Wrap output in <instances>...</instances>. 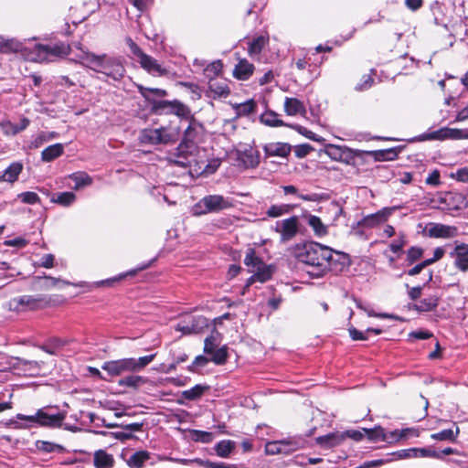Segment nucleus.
Listing matches in <instances>:
<instances>
[{"label": "nucleus", "mask_w": 468, "mask_h": 468, "mask_svg": "<svg viewBox=\"0 0 468 468\" xmlns=\"http://www.w3.org/2000/svg\"><path fill=\"white\" fill-rule=\"evenodd\" d=\"M409 431L410 429H404L402 431L395 430L392 431H385L384 441L388 443L399 441V440L406 438Z\"/></svg>", "instance_id": "51"}, {"label": "nucleus", "mask_w": 468, "mask_h": 468, "mask_svg": "<svg viewBox=\"0 0 468 468\" xmlns=\"http://www.w3.org/2000/svg\"><path fill=\"white\" fill-rule=\"evenodd\" d=\"M391 454L396 456V459L418 458L417 448L399 450Z\"/></svg>", "instance_id": "60"}, {"label": "nucleus", "mask_w": 468, "mask_h": 468, "mask_svg": "<svg viewBox=\"0 0 468 468\" xmlns=\"http://www.w3.org/2000/svg\"><path fill=\"white\" fill-rule=\"evenodd\" d=\"M420 140H437V141H444L448 140L447 127L441 128L439 130L426 133L420 136Z\"/></svg>", "instance_id": "49"}, {"label": "nucleus", "mask_w": 468, "mask_h": 468, "mask_svg": "<svg viewBox=\"0 0 468 468\" xmlns=\"http://www.w3.org/2000/svg\"><path fill=\"white\" fill-rule=\"evenodd\" d=\"M69 177L74 182L73 188L75 190L90 186L92 184V178L85 172L73 173Z\"/></svg>", "instance_id": "35"}, {"label": "nucleus", "mask_w": 468, "mask_h": 468, "mask_svg": "<svg viewBox=\"0 0 468 468\" xmlns=\"http://www.w3.org/2000/svg\"><path fill=\"white\" fill-rule=\"evenodd\" d=\"M468 207L467 196L457 192H446L445 207L447 210H462Z\"/></svg>", "instance_id": "19"}, {"label": "nucleus", "mask_w": 468, "mask_h": 468, "mask_svg": "<svg viewBox=\"0 0 468 468\" xmlns=\"http://www.w3.org/2000/svg\"><path fill=\"white\" fill-rule=\"evenodd\" d=\"M150 456L151 453L147 451H138L126 460V463L130 468H143L144 463L150 459Z\"/></svg>", "instance_id": "28"}, {"label": "nucleus", "mask_w": 468, "mask_h": 468, "mask_svg": "<svg viewBox=\"0 0 468 468\" xmlns=\"http://www.w3.org/2000/svg\"><path fill=\"white\" fill-rule=\"evenodd\" d=\"M18 197L26 204H37L40 200L37 193L30 191L19 194Z\"/></svg>", "instance_id": "62"}, {"label": "nucleus", "mask_w": 468, "mask_h": 468, "mask_svg": "<svg viewBox=\"0 0 468 468\" xmlns=\"http://www.w3.org/2000/svg\"><path fill=\"white\" fill-rule=\"evenodd\" d=\"M460 433V429L455 426V429H445L437 433L431 435V439L435 441H447L451 442L456 441L457 436Z\"/></svg>", "instance_id": "33"}, {"label": "nucleus", "mask_w": 468, "mask_h": 468, "mask_svg": "<svg viewBox=\"0 0 468 468\" xmlns=\"http://www.w3.org/2000/svg\"><path fill=\"white\" fill-rule=\"evenodd\" d=\"M284 112L289 116L303 115L306 112L303 103L296 98L286 97L284 100Z\"/></svg>", "instance_id": "25"}, {"label": "nucleus", "mask_w": 468, "mask_h": 468, "mask_svg": "<svg viewBox=\"0 0 468 468\" xmlns=\"http://www.w3.org/2000/svg\"><path fill=\"white\" fill-rule=\"evenodd\" d=\"M258 282H264L271 276V270L264 262L253 271Z\"/></svg>", "instance_id": "53"}, {"label": "nucleus", "mask_w": 468, "mask_h": 468, "mask_svg": "<svg viewBox=\"0 0 468 468\" xmlns=\"http://www.w3.org/2000/svg\"><path fill=\"white\" fill-rule=\"evenodd\" d=\"M37 448L45 452H64L66 451L62 445L46 441H37Z\"/></svg>", "instance_id": "45"}, {"label": "nucleus", "mask_w": 468, "mask_h": 468, "mask_svg": "<svg viewBox=\"0 0 468 468\" xmlns=\"http://www.w3.org/2000/svg\"><path fill=\"white\" fill-rule=\"evenodd\" d=\"M30 121L29 119L24 117L20 120V122L17 124H15L11 122L10 121H5L0 123V126L3 130V133L5 135H16L19 133L20 132L26 130L27 126L29 125Z\"/></svg>", "instance_id": "23"}, {"label": "nucleus", "mask_w": 468, "mask_h": 468, "mask_svg": "<svg viewBox=\"0 0 468 468\" xmlns=\"http://www.w3.org/2000/svg\"><path fill=\"white\" fill-rule=\"evenodd\" d=\"M80 54L74 59L76 62L115 80H120L123 76L125 70L118 58L106 54L96 55L82 48H80Z\"/></svg>", "instance_id": "2"}, {"label": "nucleus", "mask_w": 468, "mask_h": 468, "mask_svg": "<svg viewBox=\"0 0 468 468\" xmlns=\"http://www.w3.org/2000/svg\"><path fill=\"white\" fill-rule=\"evenodd\" d=\"M406 245V236L403 233H400L399 238L390 243L389 249L392 252L398 253L402 250L403 247Z\"/></svg>", "instance_id": "63"}, {"label": "nucleus", "mask_w": 468, "mask_h": 468, "mask_svg": "<svg viewBox=\"0 0 468 468\" xmlns=\"http://www.w3.org/2000/svg\"><path fill=\"white\" fill-rule=\"evenodd\" d=\"M274 230L280 234L282 242L292 239L299 230V218L296 216L279 220L275 224Z\"/></svg>", "instance_id": "13"}, {"label": "nucleus", "mask_w": 468, "mask_h": 468, "mask_svg": "<svg viewBox=\"0 0 468 468\" xmlns=\"http://www.w3.org/2000/svg\"><path fill=\"white\" fill-rule=\"evenodd\" d=\"M156 109L167 110L178 117L189 119L190 110L179 101H162L155 105Z\"/></svg>", "instance_id": "17"}, {"label": "nucleus", "mask_w": 468, "mask_h": 468, "mask_svg": "<svg viewBox=\"0 0 468 468\" xmlns=\"http://www.w3.org/2000/svg\"><path fill=\"white\" fill-rule=\"evenodd\" d=\"M23 170V165L20 162L12 163L3 174H0V183H14L17 180Z\"/></svg>", "instance_id": "26"}, {"label": "nucleus", "mask_w": 468, "mask_h": 468, "mask_svg": "<svg viewBox=\"0 0 468 468\" xmlns=\"http://www.w3.org/2000/svg\"><path fill=\"white\" fill-rule=\"evenodd\" d=\"M363 431L366 433V437L373 442L384 441L385 439V429L381 426H375L373 429H366Z\"/></svg>", "instance_id": "43"}, {"label": "nucleus", "mask_w": 468, "mask_h": 468, "mask_svg": "<svg viewBox=\"0 0 468 468\" xmlns=\"http://www.w3.org/2000/svg\"><path fill=\"white\" fill-rule=\"evenodd\" d=\"M449 177L462 183H468V167H463L456 172H452Z\"/></svg>", "instance_id": "59"}, {"label": "nucleus", "mask_w": 468, "mask_h": 468, "mask_svg": "<svg viewBox=\"0 0 468 468\" xmlns=\"http://www.w3.org/2000/svg\"><path fill=\"white\" fill-rule=\"evenodd\" d=\"M236 441L232 440H221L214 445V452L220 458H229L235 451Z\"/></svg>", "instance_id": "24"}, {"label": "nucleus", "mask_w": 468, "mask_h": 468, "mask_svg": "<svg viewBox=\"0 0 468 468\" xmlns=\"http://www.w3.org/2000/svg\"><path fill=\"white\" fill-rule=\"evenodd\" d=\"M208 326V320L202 315H183L175 325V330L181 335L199 334Z\"/></svg>", "instance_id": "10"}, {"label": "nucleus", "mask_w": 468, "mask_h": 468, "mask_svg": "<svg viewBox=\"0 0 468 468\" xmlns=\"http://www.w3.org/2000/svg\"><path fill=\"white\" fill-rule=\"evenodd\" d=\"M410 336L415 339H431V343L434 346V351H440V344L436 338L433 337L432 334L425 330H418L410 334Z\"/></svg>", "instance_id": "50"}, {"label": "nucleus", "mask_w": 468, "mask_h": 468, "mask_svg": "<svg viewBox=\"0 0 468 468\" xmlns=\"http://www.w3.org/2000/svg\"><path fill=\"white\" fill-rule=\"evenodd\" d=\"M293 208L292 205L280 204L271 205L266 211V215L270 218H280L290 213Z\"/></svg>", "instance_id": "39"}, {"label": "nucleus", "mask_w": 468, "mask_h": 468, "mask_svg": "<svg viewBox=\"0 0 468 468\" xmlns=\"http://www.w3.org/2000/svg\"><path fill=\"white\" fill-rule=\"evenodd\" d=\"M199 153L197 145L194 142L184 141L177 146L176 152L169 156L170 163L182 167L197 163V155Z\"/></svg>", "instance_id": "7"}, {"label": "nucleus", "mask_w": 468, "mask_h": 468, "mask_svg": "<svg viewBox=\"0 0 468 468\" xmlns=\"http://www.w3.org/2000/svg\"><path fill=\"white\" fill-rule=\"evenodd\" d=\"M209 388L208 386L197 384L189 389L184 390L182 396L187 400H196L202 397L204 392Z\"/></svg>", "instance_id": "38"}, {"label": "nucleus", "mask_w": 468, "mask_h": 468, "mask_svg": "<svg viewBox=\"0 0 468 468\" xmlns=\"http://www.w3.org/2000/svg\"><path fill=\"white\" fill-rule=\"evenodd\" d=\"M5 365L0 369L2 371H16L18 374H31L32 372L38 369V363L34 360H27L16 356L4 357Z\"/></svg>", "instance_id": "12"}, {"label": "nucleus", "mask_w": 468, "mask_h": 468, "mask_svg": "<svg viewBox=\"0 0 468 468\" xmlns=\"http://www.w3.org/2000/svg\"><path fill=\"white\" fill-rule=\"evenodd\" d=\"M256 104L254 101L249 100L245 102L235 105V111L238 116H247L254 112Z\"/></svg>", "instance_id": "48"}, {"label": "nucleus", "mask_w": 468, "mask_h": 468, "mask_svg": "<svg viewBox=\"0 0 468 468\" xmlns=\"http://www.w3.org/2000/svg\"><path fill=\"white\" fill-rule=\"evenodd\" d=\"M93 464L96 468H112L114 458L104 450H98L94 452Z\"/></svg>", "instance_id": "27"}, {"label": "nucleus", "mask_w": 468, "mask_h": 468, "mask_svg": "<svg viewBox=\"0 0 468 468\" xmlns=\"http://www.w3.org/2000/svg\"><path fill=\"white\" fill-rule=\"evenodd\" d=\"M398 208V207H384L374 214L364 217L361 223L366 228H374L386 222Z\"/></svg>", "instance_id": "15"}, {"label": "nucleus", "mask_w": 468, "mask_h": 468, "mask_svg": "<svg viewBox=\"0 0 468 468\" xmlns=\"http://www.w3.org/2000/svg\"><path fill=\"white\" fill-rule=\"evenodd\" d=\"M350 337L355 341H363L368 339L370 334L380 335L381 329L378 328H367L366 331H359L355 327L348 329Z\"/></svg>", "instance_id": "37"}, {"label": "nucleus", "mask_w": 468, "mask_h": 468, "mask_svg": "<svg viewBox=\"0 0 468 468\" xmlns=\"http://www.w3.org/2000/svg\"><path fill=\"white\" fill-rule=\"evenodd\" d=\"M209 356L210 362L215 365H224L228 359L229 353H206Z\"/></svg>", "instance_id": "64"}, {"label": "nucleus", "mask_w": 468, "mask_h": 468, "mask_svg": "<svg viewBox=\"0 0 468 468\" xmlns=\"http://www.w3.org/2000/svg\"><path fill=\"white\" fill-rule=\"evenodd\" d=\"M427 233L431 238L449 239L458 235V229L454 226L441 223H430L427 227Z\"/></svg>", "instance_id": "16"}, {"label": "nucleus", "mask_w": 468, "mask_h": 468, "mask_svg": "<svg viewBox=\"0 0 468 468\" xmlns=\"http://www.w3.org/2000/svg\"><path fill=\"white\" fill-rule=\"evenodd\" d=\"M242 161L247 167L254 168L260 164V153L255 150H247L244 152Z\"/></svg>", "instance_id": "44"}, {"label": "nucleus", "mask_w": 468, "mask_h": 468, "mask_svg": "<svg viewBox=\"0 0 468 468\" xmlns=\"http://www.w3.org/2000/svg\"><path fill=\"white\" fill-rule=\"evenodd\" d=\"M439 298L436 295H431L415 305V309L420 312H430L437 307Z\"/></svg>", "instance_id": "41"}, {"label": "nucleus", "mask_w": 468, "mask_h": 468, "mask_svg": "<svg viewBox=\"0 0 468 468\" xmlns=\"http://www.w3.org/2000/svg\"><path fill=\"white\" fill-rule=\"evenodd\" d=\"M305 440L303 437H293L278 441L268 442L265 446L267 454H290L299 449L303 448Z\"/></svg>", "instance_id": "9"}, {"label": "nucleus", "mask_w": 468, "mask_h": 468, "mask_svg": "<svg viewBox=\"0 0 468 468\" xmlns=\"http://www.w3.org/2000/svg\"><path fill=\"white\" fill-rule=\"evenodd\" d=\"M140 93L142 96H144L145 99L150 100L148 93H154L158 97H165L166 96L167 92L165 90L162 89H156V88H144L143 86L139 87Z\"/></svg>", "instance_id": "58"}, {"label": "nucleus", "mask_w": 468, "mask_h": 468, "mask_svg": "<svg viewBox=\"0 0 468 468\" xmlns=\"http://www.w3.org/2000/svg\"><path fill=\"white\" fill-rule=\"evenodd\" d=\"M307 224L313 229L317 237H324L327 234V226H325L321 218L314 215H308L306 217Z\"/></svg>", "instance_id": "30"}, {"label": "nucleus", "mask_w": 468, "mask_h": 468, "mask_svg": "<svg viewBox=\"0 0 468 468\" xmlns=\"http://www.w3.org/2000/svg\"><path fill=\"white\" fill-rule=\"evenodd\" d=\"M15 39L0 38V51L3 53L21 52L27 59L44 63L52 62L69 55L70 47L65 43L54 45L36 44L31 50Z\"/></svg>", "instance_id": "1"}, {"label": "nucleus", "mask_w": 468, "mask_h": 468, "mask_svg": "<svg viewBox=\"0 0 468 468\" xmlns=\"http://www.w3.org/2000/svg\"><path fill=\"white\" fill-rule=\"evenodd\" d=\"M263 150L267 156L287 157L292 151V147L287 143L273 142L264 145Z\"/></svg>", "instance_id": "20"}, {"label": "nucleus", "mask_w": 468, "mask_h": 468, "mask_svg": "<svg viewBox=\"0 0 468 468\" xmlns=\"http://www.w3.org/2000/svg\"><path fill=\"white\" fill-rule=\"evenodd\" d=\"M201 129H202V126L199 123H197L194 121H191L189 122L188 127L186 128V130L185 132L184 141L194 142V140L196 139L197 135L199 133Z\"/></svg>", "instance_id": "52"}, {"label": "nucleus", "mask_w": 468, "mask_h": 468, "mask_svg": "<svg viewBox=\"0 0 468 468\" xmlns=\"http://www.w3.org/2000/svg\"><path fill=\"white\" fill-rule=\"evenodd\" d=\"M253 65L245 59L239 62L234 69V75L239 80H247L253 72Z\"/></svg>", "instance_id": "36"}, {"label": "nucleus", "mask_w": 468, "mask_h": 468, "mask_svg": "<svg viewBox=\"0 0 468 468\" xmlns=\"http://www.w3.org/2000/svg\"><path fill=\"white\" fill-rule=\"evenodd\" d=\"M68 346V342L58 338H51L48 345L39 346L42 351H50V349H62Z\"/></svg>", "instance_id": "56"}, {"label": "nucleus", "mask_w": 468, "mask_h": 468, "mask_svg": "<svg viewBox=\"0 0 468 468\" xmlns=\"http://www.w3.org/2000/svg\"><path fill=\"white\" fill-rule=\"evenodd\" d=\"M19 420H25L31 423H37L39 426L48 428H59L66 418L65 412L49 414L44 410H38L34 415L17 414Z\"/></svg>", "instance_id": "8"}, {"label": "nucleus", "mask_w": 468, "mask_h": 468, "mask_svg": "<svg viewBox=\"0 0 468 468\" xmlns=\"http://www.w3.org/2000/svg\"><path fill=\"white\" fill-rule=\"evenodd\" d=\"M342 435H343L344 441L346 438H350V439H352V440H354L356 441H362L366 437V433H365V431L363 430L362 431L347 430L346 431H343Z\"/></svg>", "instance_id": "61"}, {"label": "nucleus", "mask_w": 468, "mask_h": 468, "mask_svg": "<svg viewBox=\"0 0 468 468\" xmlns=\"http://www.w3.org/2000/svg\"><path fill=\"white\" fill-rule=\"evenodd\" d=\"M447 133L448 140L468 139V130H461L447 127Z\"/></svg>", "instance_id": "57"}, {"label": "nucleus", "mask_w": 468, "mask_h": 468, "mask_svg": "<svg viewBox=\"0 0 468 468\" xmlns=\"http://www.w3.org/2000/svg\"><path fill=\"white\" fill-rule=\"evenodd\" d=\"M450 255L454 259V266L458 270L463 272L468 271V244H457Z\"/></svg>", "instance_id": "18"}, {"label": "nucleus", "mask_w": 468, "mask_h": 468, "mask_svg": "<svg viewBox=\"0 0 468 468\" xmlns=\"http://www.w3.org/2000/svg\"><path fill=\"white\" fill-rule=\"evenodd\" d=\"M64 148L61 144H55L45 148L41 153V159L44 162H50L63 154Z\"/></svg>", "instance_id": "31"}, {"label": "nucleus", "mask_w": 468, "mask_h": 468, "mask_svg": "<svg viewBox=\"0 0 468 468\" xmlns=\"http://www.w3.org/2000/svg\"><path fill=\"white\" fill-rule=\"evenodd\" d=\"M145 378L141 376L137 375H128L126 377H123L118 380V385L120 387H126V388H138L141 385L145 383Z\"/></svg>", "instance_id": "34"}, {"label": "nucleus", "mask_w": 468, "mask_h": 468, "mask_svg": "<svg viewBox=\"0 0 468 468\" xmlns=\"http://www.w3.org/2000/svg\"><path fill=\"white\" fill-rule=\"evenodd\" d=\"M76 200V195L72 192H62L51 198L52 203L61 205L63 207H69Z\"/></svg>", "instance_id": "42"}, {"label": "nucleus", "mask_w": 468, "mask_h": 468, "mask_svg": "<svg viewBox=\"0 0 468 468\" xmlns=\"http://www.w3.org/2000/svg\"><path fill=\"white\" fill-rule=\"evenodd\" d=\"M244 263L246 266L250 268V271L253 272L258 267H260L263 261L256 256L255 250L252 249L248 250Z\"/></svg>", "instance_id": "46"}, {"label": "nucleus", "mask_w": 468, "mask_h": 468, "mask_svg": "<svg viewBox=\"0 0 468 468\" xmlns=\"http://www.w3.org/2000/svg\"><path fill=\"white\" fill-rule=\"evenodd\" d=\"M223 68V64L220 60H216L212 63H210L206 69H205V74L207 78H210V80H214V77L218 76Z\"/></svg>", "instance_id": "55"}, {"label": "nucleus", "mask_w": 468, "mask_h": 468, "mask_svg": "<svg viewBox=\"0 0 468 468\" xmlns=\"http://www.w3.org/2000/svg\"><path fill=\"white\" fill-rule=\"evenodd\" d=\"M210 363L209 356L206 353L196 356L191 365L188 366V370L194 373H200Z\"/></svg>", "instance_id": "40"}, {"label": "nucleus", "mask_w": 468, "mask_h": 468, "mask_svg": "<svg viewBox=\"0 0 468 468\" xmlns=\"http://www.w3.org/2000/svg\"><path fill=\"white\" fill-rule=\"evenodd\" d=\"M267 42H268V37L265 36H260V37H256L255 39H253L250 43V47H249L250 55L252 56V55L260 54L261 49L263 48V47L267 44Z\"/></svg>", "instance_id": "47"}, {"label": "nucleus", "mask_w": 468, "mask_h": 468, "mask_svg": "<svg viewBox=\"0 0 468 468\" xmlns=\"http://www.w3.org/2000/svg\"><path fill=\"white\" fill-rule=\"evenodd\" d=\"M328 267L324 269V274L332 271L335 274L342 272L349 266L350 260L347 254L330 249V255L327 259Z\"/></svg>", "instance_id": "14"}, {"label": "nucleus", "mask_w": 468, "mask_h": 468, "mask_svg": "<svg viewBox=\"0 0 468 468\" xmlns=\"http://www.w3.org/2000/svg\"><path fill=\"white\" fill-rule=\"evenodd\" d=\"M155 356V353L139 358L128 357L117 360L106 361L101 366L111 377L121 376L124 373H135L143 370Z\"/></svg>", "instance_id": "5"}, {"label": "nucleus", "mask_w": 468, "mask_h": 468, "mask_svg": "<svg viewBox=\"0 0 468 468\" xmlns=\"http://www.w3.org/2000/svg\"><path fill=\"white\" fill-rule=\"evenodd\" d=\"M220 334L212 332L211 335L205 339L204 351H226L224 346H220Z\"/></svg>", "instance_id": "32"}, {"label": "nucleus", "mask_w": 468, "mask_h": 468, "mask_svg": "<svg viewBox=\"0 0 468 468\" xmlns=\"http://www.w3.org/2000/svg\"><path fill=\"white\" fill-rule=\"evenodd\" d=\"M260 121L264 125L270 127L289 126L288 124H285L283 121L279 118V115L273 111H265L260 116Z\"/></svg>", "instance_id": "29"}, {"label": "nucleus", "mask_w": 468, "mask_h": 468, "mask_svg": "<svg viewBox=\"0 0 468 468\" xmlns=\"http://www.w3.org/2000/svg\"><path fill=\"white\" fill-rule=\"evenodd\" d=\"M130 48L134 56L137 57L141 67L152 75L163 76L167 73L156 59L143 52V50L132 40L130 41Z\"/></svg>", "instance_id": "11"}, {"label": "nucleus", "mask_w": 468, "mask_h": 468, "mask_svg": "<svg viewBox=\"0 0 468 468\" xmlns=\"http://www.w3.org/2000/svg\"><path fill=\"white\" fill-rule=\"evenodd\" d=\"M233 207V202L230 198L225 197L221 195H208L201 198L192 207V214L194 216H201L208 213L219 212Z\"/></svg>", "instance_id": "6"}, {"label": "nucleus", "mask_w": 468, "mask_h": 468, "mask_svg": "<svg viewBox=\"0 0 468 468\" xmlns=\"http://www.w3.org/2000/svg\"><path fill=\"white\" fill-rule=\"evenodd\" d=\"M192 439L195 441H199L202 443H209L213 440V434L205 431L193 430L191 431Z\"/></svg>", "instance_id": "54"}, {"label": "nucleus", "mask_w": 468, "mask_h": 468, "mask_svg": "<svg viewBox=\"0 0 468 468\" xmlns=\"http://www.w3.org/2000/svg\"><path fill=\"white\" fill-rule=\"evenodd\" d=\"M316 443L319 444L321 447L329 449L335 447L342 443L344 441V438L342 435V432L335 431V432H330L328 434H325L324 436H319L315 439Z\"/></svg>", "instance_id": "22"}, {"label": "nucleus", "mask_w": 468, "mask_h": 468, "mask_svg": "<svg viewBox=\"0 0 468 468\" xmlns=\"http://www.w3.org/2000/svg\"><path fill=\"white\" fill-rule=\"evenodd\" d=\"M180 135V127L174 122L158 128H145L140 132L139 141L143 144H168L177 141Z\"/></svg>", "instance_id": "4"}, {"label": "nucleus", "mask_w": 468, "mask_h": 468, "mask_svg": "<svg viewBox=\"0 0 468 468\" xmlns=\"http://www.w3.org/2000/svg\"><path fill=\"white\" fill-rule=\"evenodd\" d=\"M330 255V248L320 243L313 242L305 244L298 253L300 262L308 266L306 272L313 278L324 275V269L328 267L327 259Z\"/></svg>", "instance_id": "3"}, {"label": "nucleus", "mask_w": 468, "mask_h": 468, "mask_svg": "<svg viewBox=\"0 0 468 468\" xmlns=\"http://www.w3.org/2000/svg\"><path fill=\"white\" fill-rule=\"evenodd\" d=\"M208 89L213 98H226L230 92L226 80H209Z\"/></svg>", "instance_id": "21"}]
</instances>
